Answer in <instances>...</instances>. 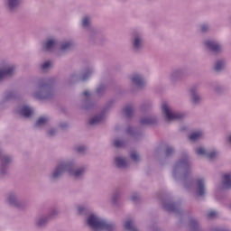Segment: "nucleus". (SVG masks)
Returning <instances> with one entry per match:
<instances>
[{
	"label": "nucleus",
	"instance_id": "a878e982",
	"mask_svg": "<svg viewBox=\"0 0 231 231\" xmlns=\"http://www.w3.org/2000/svg\"><path fill=\"white\" fill-rule=\"evenodd\" d=\"M115 147H124V142L120 140H116L114 143Z\"/></svg>",
	"mask_w": 231,
	"mask_h": 231
},
{
	"label": "nucleus",
	"instance_id": "a211bd4d",
	"mask_svg": "<svg viewBox=\"0 0 231 231\" xmlns=\"http://www.w3.org/2000/svg\"><path fill=\"white\" fill-rule=\"evenodd\" d=\"M73 46V43L71 42H65L61 46V51H66V50H69Z\"/></svg>",
	"mask_w": 231,
	"mask_h": 231
},
{
	"label": "nucleus",
	"instance_id": "b1692460",
	"mask_svg": "<svg viewBox=\"0 0 231 231\" xmlns=\"http://www.w3.org/2000/svg\"><path fill=\"white\" fill-rule=\"evenodd\" d=\"M131 158L134 160V162H138V160H140V155H138L136 152H133L131 153Z\"/></svg>",
	"mask_w": 231,
	"mask_h": 231
},
{
	"label": "nucleus",
	"instance_id": "9b49d317",
	"mask_svg": "<svg viewBox=\"0 0 231 231\" xmlns=\"http://www.w3.org/2000/svg\"><path fill=\"white\" fill-rule=\"evenodd\" d=\"M116 165H117V167H127V161H125V159H123L121 157H117L116 158Z\"/></svg>",
	"mask_w": 231,
	"mask_h": 231
},
{
	"label": "nucleus",
	"instance_id": "412c9836",
	"mask_svg": "<svg viewBox=\"0 0 231 231\" xmlns=\"http://www.w3.org/2000/svg\"><path fill=\"white\" fill-rule=\"evenodd\" d=\"M196 152L199 156H203L205 154H207V152L205 151V149L203 147H199L196 150Z\"/></svg>",
	"mask_w": 231,
	"mask_h": 231
},
{
	"label": "nucleus",
	"instance_id": "393cba45",
	"mask_svg": "<svg viewBox=\"0 0 231 231\" xmlns=\"http://www.w3.org/2000/svg\"><path fill=\"white\" fill-rule=\"evenodd\" d=\"M48 68H51V62H50V61H45V62L42 65V69H48Z\"/></svg>",
	"mask_w": 231,
	"mask_h": 231
},
{
	"label": "nucleus",
	"instance_id": "aec40b11",
	"mask_svg": "<svg viewBox=\"0 0 231 231\" xmlns=\"http://www.w3.org/2000/svg\"><path fill=\"white\" fill-rule=\"evenodd\" d=\"M82 26L83 28H88V26H89V17L86 16L83 18Z\"/></svg>",
	"mask_w": 231,
	"mask_h": 231
},
{
	"label": "nucleus",
	"instance_id": "39448f33",
	"mask_svg": "<svg viewBox=\"0 0 231 231\" xmlns=\"http://www.w3.org/2000/svg\"><path fill=\"white\" fill-rule=\"evenodd\" d=\"M197 187H198V191H197L198 196H205V181H203V180L201 179H199L197 180Z\"/></svg>",
	"mask_w": 231,
	"mask_h": 231
},
{
	"label": "nucleus",
	"instance_id": "79ce46f5",
	"mask_svg": "<svg viewBox=\"0 0 231 231\" xmlns=\"http://www.w3.org/2000/svg\"><path fill=\"white\" fill-rule=\"evenodd\" d=\"M86 79H88V77H87V76H84V77H83V80H86Z\"/></svg>",
	"mask_w": 231,
	"mask_h": 231
},
{
	"label": "nucleus",
	"instance_id": "c85d7f7f",
	"mask_svg": "<svg viewBox=\"0 0 231 231\" xmlns=\"http://www.w3.org/2000/svg\"><path fill=\"white\" fill-rule=\"evenodd\" d=\"M172 152H174V149L171 148V147H168L166 149V154L167 156H170V154H172Z\"/></svg>",
	"mask_w": 231,
	"mask_h": 231
},
{
	"label": "nucleus",
	"instance_id": "f3484780",
	"mask_svg": "<svg viewBox=\"0 0 231 231\" xmlns=\"http://www.w3.org/2000/svg\"><path fill=\"white\" fill-rule=\"evenodd\" d=\"M225 68V62L217 61L215 65L216 71H221Z\"/></svg>",
	"mask_w": 231,
	"mask_h": 231
},
{
	"label": "nucleus",
	"instance_id": "20e7f679",
	"mask_svg": "<svg viewBox=\"0 0 231 231\" xmlns=\"http://www.w3.org/2000/svg\"><path fill=\"white\" fill-rule=\"evenodd\" d=\"M206 46H207V48H208L209 50H211L212 51H215V52L221 51V45L217 44V42H216L208 41L206 42Z\"/></svg>",
	"mask_w": 231,
	"mask_h": 231
},
{
	"label": "nucleus",
	"instance_id": "4468645a",
	"mask_svg": "<svg viewBox=\"0 0 231 231\" xmlns=\"http://www.w3.org/2000/svg\"><path fill=\"white\" fill-rule=\"evenodd\" d=\"M123 113L125 115V116H131V115H133V106H126L124 110Z\"/></svg>",
	"mask_w": 231,
	"mask_h": 231
},
{
	"label": "nucleus",
	"instance_id": "1a4fd4ad",
	"mask_svg": "<svg viewBox=\"0 0 231 231\" xmlns=\"http://www.w3.org/2000/svg\"><path fill=\"white\" fill-rule=\"evenodd\" d=\"M64 169H66V164H60V166H58L54 173L52 174V178H59V176L62 174V171H64Z\"/></svg>",
	"mask_w": 231,
	"mask_h": 231
},
{
	"label": "nucleus",
	"instance_id": "c756f323",
	"mask_svg": "<svg viewBox=\"0 0 231 231\" xmlns=\"http://www.w3.org/2000/svg\"><path fill=\"white\" fill-rule=\"evenodd\" d=\"M190 226H192V228H198V221L191 220L190 221Z\"/></svg>",
	"mask_w": 231,
	"mask_h": 231
},
{
	"label": "nucleus",
	"instance_id": "0eeeda50",
	"mask_svg": "<svg viewBox=\"0 0 231 231\" xmlns=\"http://www.w3.org/2000/svg\"><path fill=\"white\" fill-rule=\"evenodd\" d=\"M223 187L224 189H231V173L224 175Z\"/></svg>",
	"mask_w": 231,
	"mask_h": 231
},
{
	"label": "nucleus",
	"instance_id": "7c9ffc66",
	"mask_svg": "<svg viewBox=\"0 0 231 231\" xmlns=\"http://www.w3.org/2000/svg\"><path fill=\"white\" fill-rule=\"evenodd\" d=\"M141 124H152V121L151 119H143L141 120Z\"/></svg>",
	"mask_w": 231,
	"mask_h": 231
},
{
	"label": "nucleus",
	"instance_id": "4c0bfd02",
	"mask_svg": "<svg viewBox=\"0 0 231 231\" xmlns=\"http://www.w3.org/2000/svg\"><path fill=\"white\" fill-rule=\"evenodd\" d=\"M55 134V130H51L50 132H49V134H51V135H53Z\"/></svg>",
	"mask_w": 231,
	"mask_h": 231
},
{
	"label": "nucleus",
	"instance_id": "423d86ee",
	"mask_svg": "<svg viewBox=\"0 0 231 231\" xmlns=\"http://www.w3.org/2000/svg\"><path fill=\"white\" fill-rule=\"evenodd\" d=\"M20 115H22V116H24L25 118H30V116H32V115H33V111L29 106H23L20 109Z\"/></svg>",
	"mask_w": 231,
	"mask_h": 231
},
{
	"label": "nucleus",
	"instance_id": "4be33fe9",
	"mask_svg": "<svg viewBox=\"0 0 231 231\" xmlns=\"http://www.w3.org/2000/svg\"><path fill=\"white\" fill-rule=\"evenodd\" d=\"M190 92L193 97V103L198 104L199 102V97L196 96V94L194 93V89H191Z\"/></svg>",
	"mask_w": 231,
	"mask_h": 231
},
{
	"label": "nucleus",
	"instance_id": "dca6fc26",
	"mask_svg": "<svg viewBox=\"0 0 231 231\" xmlns=\"http://www.w3.org/2000/svg\"><path fill=\"white\" fill-rule=\"evenodd\" d=\"M19 5V0H9L8 6L11 10H14Z\"/></svg>",
	"mask_w": 231,
	"mask_h": 231
},
{
	"label": "nucleus",
	"instance_id": "e433bc0d",
	"mask_svg": "<svg viewBox=\"0 0 231 231\" xmlns=\"http://www.w3.org/2000/svg\"><path fill=\"white\" fill-rule=\"evenodd\" d=\"M137 198H138V197H137L136 195H134V196L132 197V200H133V201H136Z\"/></svg>",
	"mask_w": 231,
	"mask_h": 231
},
{
	"label": "nucleus",
	"instance_id": "7ed1b4c3",
	"mask_svg": "<svg viewBox=\"0 0 231 231\" xmlns=\"http://www.w3.org/2000/svg\"><path fill=\"white\" fill-rule=\"evenodd\" d=\"M14 71H15L14 67H4L0 70V80H3V79L6 77H10V75H14Z\"/></svg>",
	"mask_w": 231,
	"mask_h": 231
},
{
	"label": "nucleus",
	"instance_id": "cd10ccee",
	"mask_svg": "<svg viewBox=\"0 0 231 231\" xmlns=\"http://www.w3.org/2000/svg\"><path fill=\"white\" fill-rule=\"evenodd\" d=\"M216 216H217V212L216 211H210L208 214V217L209 219H212V217H216Z\"/></svg>",
	"mask_w": 231,
	"mask_h": 231
},
{
	"label": "nucleus",
	"instance_id": "f8f14e48",
	"mask_svg": "<svg viewBox=\"0 0 231 231\" xmlns=\"http://www.w3.org/2000/svg\"><path fill=\"white\" fill-rule=\"evenodd\" d=\"M104 120V116H96L93 117L90 121H89V125H95V124H100V122Z\"/></svg>",
	"mask_w": 231,
	"mask_h": 231
},
{
	"label": "nucleus",
	"instance_id": "5701e85b",
	"mask_svg": "<svg viewBox=\"0 0 231 231\" xmlns=\"http://www.w3.org/2000/svg\"><path fill=\"white\" fill-rule=\"evenodd\" d=\"M82 174H84V169L77 170V171L74 172L75 178H80V176H82Z\"/></svg>",
	"mask_w": 231,
	"mask_h": 231
},
{
	"label": "nucleus",
	"instance_id": "ddd939ff",
	"mask_svg": "<svg viewBox=\"0 0 231 231\" xmlns=\"http://www.w3.org/2000/svg\"><path fill=\"white\" fill-rule=\"evenodd\" d=\"M47 123H48V117H40L36 122V126L42 127V125H45Z\"/></svg>",
	"mask_w": 231,
	"mask_h": 231
},
{
	"label": "nucleus",
	"instance_id": "ea45409f",
	"mask_svg": "<svg viewBox=\"0 0 231 231\" xmlns=\"http://www.w3.org/2000/svg\"><path fill=\"white\" fill-rule=\"evenodd\" d=\"M185 163H187L185 161H180V165H185Z\"/></svg>",
	"mask_w": 231,
	"mask_h": 231
},
{
	"label": "nucleus",
	"instance_id": "6ab92c4d",
	"mask_svg": "<svg viewBox=\"0 0 231 231\" xmlns=\"http://www.w3.org/2000/svg\"><path fill=\"white\" fill-rule=\"evenodd\" d=\"M140 46H142V40L138 37H136L134 39V47L138 50L140 48Z\"/></svg>",
	"mask_w": 231,
	"mask_h": 231
},
{
	"label": "nucleus",
	"instance_id": "bb28decb",
	"mask_svg": "<svg viewBox=\"0 0 231 231\" xmlns=\"http://www.w3.org/2000/svg\"><path fill=\"white\" fill-rule=\"evenodd\" d=\"M217 156V152H211L208 155L209 160H214V158H216Z\"/></svg>",
	"mask_w": 231,
	"mask_h": 231
},
{
	"label": "nucleus",
	"instance_id": "f03ea898",
	"mask_svg": "<svg viewBox=\"0 0 231 231\" xmlns=\"http://www.w3.org/2000/svg\"><path fill=\"white\" fill-rule=\"evenodd\" d=\"M162 113H164L167 120H169V121L180 120V119L183 118V115L171 112V108H169V105H167V103H164L162 105Z\"/></svg>",
	"mask_w": 231,
	"mask_h": 231
},
{
	"label": "nucleus",
	"instance_id": "2f4dec72",
	"mask_svg": "<svg viewBox=\"0 0 231 231\" xmlns=\"http://www.w3.org/2000/svg\"><path fill=\"white\" fill-rule=\"evenodd\" d=\"M77 151H78L79 152H84V151H86V147H84V146H79V147L77 148Z\"/></svg>",
	"mask_w": 231,
	"mask_h": 231
},
{
	"label": "nucleus",
	"instance_id": "473e14b6",
	"mask_svg": "<svg viewBox=\"0 0 231 231\" xmlns=\"http://www.w3.org/2000/svg\"><path fill=\"white\" fill-rule=\"evenodd\" d=\"M44 223H46V220H45V219H41V220H39V222H38V226H42V225H44Z\"/></svg>",
	"mask_w": 231,
	"mask_h": 231
},
{
	"label": "nucleus",
	"instance_id": "9d476101",
	"mask_svg": "<svg viewBox=\"0 0 231 231\" xmlns=\"http://www.w3.org/2000/svg\"><path fill=\"white\" fill-rule=\"evenodd\" d=\"M201 136H203V133L202 132H193L189 135V140L191 142H196V141L199 140V138H201Z\"/></svg>",
	"mask_w": 231,
	"mask_h": 231
},
{
	"label": "nucleus",
	"instance_id": "58836bf2",
	"mask_svg": "<svg viewBox=\"0 0 231 231\" xmlns=\"http://www.w3.org/2000/svg\"><path fill=\"white\" fill-rule=\"evenodd\" d=\"M82 210H84V208H79V213L82 214Z\"/></svg>",
	"mask_w": 231,
	"mask_h": 231
},
{
	"label": "nucleus",
	"instance_id": "f704fd0d",
	"mask_svg": "<svg viewBox=\"0 0 231 231\" xmlns=\"http://www.w3.org/2000/svg\"><path fill=\"white\" fill-rule=\"evenodd\" d=\"M84 97H89V91L86 90L83 92Z\"/></svg>",
	"mask_w": 231,
	"mask_h": 231
},
{
	"label": "nucleus",
	"instance_id": "c9c22d12",
	"mask_svg": "<svg viewBox=\"0 0 231 231\" xmlns=\"http://www.w3.org/2000/svg\"><path fill=\"white\" fill-rule=\"evenodd\" d=\"M14 198L12 197V196L8 198V200H9L10 203H12V201H14Z\"/></svg>",
	"mask_w": 231,
	"mask_h": 231
},
{
	"label": "nucleus",
	"instance_id": "a19ab883",
	"mask_svg": "<svg viewBox=\"0 0 231 231\" xmlns=\"http://www.w3.org/2000/svg\"><path fill=\"white\" fill-rule=\"evenodd\" d=\"M228 142L231 143V135L228 137Z\"/></svg>",
	"mask_w": 231,
	"mask_h": 231
},
{
	"label": "nucleus",
	"instance_id": "2eb2a0df",
	"mask_svg": "<svg viewBox=\"0 0 231 231\" xmlns=\"http://www.w3.org/2000/svg\"><path fill=\"white\" fill-rule=\"evenodd\" d=\"M53 46H55V40H49L45 43V49L47 50V51H50V50H51Z\"/></svg>",
	"mask_w": 231,
	"mask_h": 231
},
{
	"label": "nucleus",
	"instance_id": "f257e3e1",
	"mask_svg": "<svg viewBox=\"0 0 231 231\" xmlns=\"http://www.w3.org/2000/svg\"><path fill=\"white\" fill-rule=\"evenodd\" d=\"M88 225L94 228L96 231L107 230L112 231L115 226L113 224H108L104 219L97 217V215H90L88 218Z\"/></svg>",
	"mask_w": 231,
	"mask_h": 231
},
{
	"label": "nucleus",
	"instance_id": "72a5a7b5",
	"mask_svg": "<svg viewBox=\"0 0 231 231\" xmlns=\"http://www.w3.org/2000/svg\"><path fill=\"white\" fill-rule=\"evenodd\" d=\"M201 30H202V32H207L208 30V26L202 25Z\"/></svg>",
	"mask_w": 231,
	"mask_h": 231
},
{
	"label": "nucleus",
	"instance_id": "6e6552de",
	"mask_svg": "<svg viewBox=\"0 0 231 231\" xmlns=\"http://www.w3.org/2000/svg\"><path fill=\"white\" fill-rule=\"evenodd\" d=\"M132 82L135 84V86H143V84H145V81H143V79L138 75H134L132 78Z\"/></svg>",
	"mask_w": 231,
	"mask_h": 231
}]
</instances>
